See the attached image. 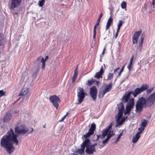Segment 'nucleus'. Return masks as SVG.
<instances>
[{
  "label": "nucleus",
  "instance_id": "1",
  "mask_svg": "<svg viewBox=\"0 0 155 155\" xmlns=\"http://www.w3.org/2000/svg\"><path fill=\"white\" fill-rule=\"evenodd\" d=\"M17 135L15 134L13 130L11 129L7 134L4 135L1 139V146L5 149L8 153L11 154L15 150L13 144L16 146L19 145L17 139Z\"/></svg>",
  "mask_w": 155,
  "mask_h": 155
},
{
  "label": "nucleus",
  "instance_id": "2",
  "mask_svg": "<svg viewBox=\"0 0 155 155\" xmlns=\"http://www.w3.org/2000/svg\"><path fill=\"white\" fill-rule=\"evenodd\" d=\"M155 102V92L150 94L147 98L143 97L139 98L136 104V111L140 112L143 108L150 107Z\"/></svg>",
  "mask_w": 155,
  "mask_h": 155
},
{
  "label": "nucleus",
  "instance_id": "3",
  "mask_svg": "<svg viewBox=\"0 0 155 155\" xmlns=\"http://www.w3.org/2000/svg\"><path fill=\"white\" fill-rule=\"evenodd\" d=\"M148 87V86L147 84H143L140 87L136 88L134 91H130L127 93H126L124 95L122 99L123 102L124 103H127L131 94H133L134 97H136L140 93L147 90Z\"/></svg>",
  "mask_w": 155,
  "mask_h": 155
},
{
  "label": "nucleus",
  "instance_id": "4",
  "mask_svg": "<svg viewBox=\"0 0 155 155\" xmlns=\"http://www.w3.org/2000/svg\"><path fill=\"white\" fill-rule=\"evenodd\" d=\"M15 133L19 135L25 134L28 131L27 128L20 124L15 127Z\"/></svg>",
  "mask_w": 155,
  "mask_h": 155
},
{
  "label": "nucleus",
  "instance_id": "5",
  "mask_svg": "<svg viewBox=\"0 0 155 155\" xmlns=\"http://www.w3.org/2000/svg\"><path fill=\"white\" fill-rule=\"evenodd\" d=\"M86 95V94L84 92V90L82 88L79 87L78 88L77 96L79 104H81L83 101Z\"/></svg>",
  "mask_w": 155,
  "mask_h": 155
},
{
  "label": "nucleus",
  "instance_id": "6",
  "mask_svg": "<svg viewBox=\"0 0 155 155\" xmlns=\"http://www.w3.org/2000/svg\"><path fill=\"white\" fill-rule=\"evenodd\" d=\"M50 101L52 103L54 107L57 109L59 106L58 103L60 101V98L56 95L51 96L50 97Z\"/></svg>",
  "mask_w": 155,
  "mask_h": 155
},
{
  "label": "nucleus",
  "instance_id": "7",
  "mask_svg": "<svg viewBox=\"0 0 155 155\" xmlns=\"http://www.w3.org/2000/svg\"><path fill=\"white\" fill-rule=\"evenodd\" d=\"M90 140L88 139H86L81 144V148L78 149V152L79 154H84L85 147L86 146L90 145Z\"/></svg>",
  "mask_w": 155,
  "mask_h": 155
},
{
  "label": "nucleus",
  "instance_id": "8",
  "mask_svg": "<svg viewBox=\"0 0 155 155\" xmlns=\"http://www.w3.org/2000/svg\"><path fill=\"white\" fill-rule=\"evenodd\" d=\"M97 93V91L96 87L94 86L90 88V94L91 97L94 100L96 99V96Z\"/></svg>",
  "mask_w": 155,
  "mask_h": 155
},
{
  "label": "nucleus",
  "instance_id": "9",
  "mask_svg": "<svg viewBox=\"0 0 155 155\" xmlns=\"http://www.w3.org/2000/svg\"><path fill=\"white\" fill-rule=\"evenodd\" d=\"M142 33V31L140 30L138 31H136L134 34V35L132 38L133 44H137L138 41L139 36Z\"/></svg>",
  "mask_w": 155,
  "mask_h": 155
},
{
  "label": "nucleus",
  "instance_id": "10",
  "mask_svg": "<svg viewBox=\"0 0 155 155\" xmlns=\"http://www.w3.org/2000/svg\"><path fill=\"white\" fill-rule=\"evenodd\" d=\"M112 123H111L110 124L109 126L106 129L103 130L102 132V135L101 138L104 137L108 134V133L110 131H111V130L112 127Z\"/></svg>",
  "mask_w": 155,
  "mask_h": 155
},
{
  "label": "nucleus",
  "instance_id": "11",
  "mask_svg": "<svg viewBox=\"0 0 155 155\" xmlns=\"http://www.w3.org/2000/svg\"><path fill=\"white\" fill-rule=\"evenodd\" d=\"M134 105V99L131 98L129 100V102L127 104L126 109L131 111Z\"/></svg>",
  "mask_w": 155,
  "mask_h": 155
},
{
  "label": "nucleus",
  "instance_id": "12",
  "mask_svg": "<svg viewBox=\"0 0 155 155\" xmlns=\"http://www.w3.org/2000/svg\"><path fill=\"white\" fill-rule=\"evenodd\" d=\"M12 5L11 8L12 9H14L15 8L20 4L21 0H12Z\"/></svg>",
  "mask_w": 155,
  "mask_h": 155
},
{
  "label": "nucleus",
  "instance_id": "13",
  "mask_svg": "<svg viewBox=\"0 0 155 155\" xmlns=\"http://www.w3.org/2000/svg\"><path fill=\"white\" fill-rule=\"evenodd\" d=\"M86 147L85 152L87 154H93L94 152H96L95 148H94L91 145H88Z\"/></svg>",
  "mask_w": 155,
  "mask_h": 155
},
{
  "label": "nucleus",
  "instance_id": "14",
  "mask_svg": "<svg viewBox=\"0 0 155 155\" xmlns=\"http://www.w3.org/2000/svg\"><path fill=\"white\" fill-rule=\"evenodd\" d=\"M104 72V71L103 70V66H101L100 71L96 73L94 76V77L97 79H99L101 77H102Z\"/></svg>",
  "mask_w": 155,
  "mask_h": 155
},
{
  "label": "nucleus",
  "instance_id": "15",
  "mask_svg": "<svg viewBox=\"0 0 155 155\" xmlns=\"http://www.w3.org/2000/svg\"><path fill=\"white\" fill-rule=\"evenodd\" d=\"M29 91L28 88L27 87H24L21 90L20 94L24 96L26 98H27L28 97V94Z\"/></svg>",
  "mask_w": 155,
  "mask_h": 155
},
{
  "label": "nucleus",
  "instance_id": "16",
  "mask_svg": "<svg viewBox=\"0 0 155 155\" xmlns=\"http://www.w3.org/2000/svg\"><path fill=\"white\" fill-rule=\"evenodd\" d=\"M114 135V134L113 133V130L109 132L106 138L103 141V143L104 145V146L107 144L109 140Z\"/></svg>",
  "mask_w": 155,
  "mask_h": 155
},
{
  "label": "nucleus",
  "instance_id": "17",
  "mask_svg": "<svg viewBox=\"0 0 155 155\" xmlns=\"http://www.w3.org/2000/svg\"><path fill=\"white\" fill-rule=\"evenodd\" d=\"M12 117V114L9 112H7L5 115L4 117V121L5 122H8L10 119Z\"/></svg>",
  "mask_w": 155,
  "mask_h": 155
},
{
  "label": "nucleus",
  "instance_id": "18",
  "mask_svg": "<svg viewBox=\"0 0 155 155\" xmlns=\"http://www.w3.org/2000/svg\"><path fill=\"white\" fill-rule=\"evenodd\" d=\"M112 87V83H110L106 86L103 90H102L104 92V94H106L109 92L111 89Z\"/></svg>",
  "mask_w": 155,
  "mask_h": 155
},
{
  "label": "nucleus",
  "instance_id": "19",
  "mask_svg": "<svg viewBox=\"0 0 155 155\" xmlns=\"http://www.w3.org/2000/svg\"><path fill=\"white\" fill-rule=\"evenodd\" d=\"M113 21V18L111 16L108 19V21L107 23L106 26V30H108L111 26V24Z\"/></svg>",
  "mask_w": 155,
  "mask_h": 155
},
{
  "label": "nucleus",
  "instance_id": "20",
  "mask_svg": "<svg viewBox=\"0 0 155 155\" xmlns=\"http://www.w3.org/2000/svg\"><path fill=\"white\" fill-rule=\"evenodd\" d=\"M48 56H46L45 58L43 57H42L41 62H42V69L44 68L45 65V61L48 60Z\"/></svg>",
  "mask_w": 155,
  "mask_h": 155
},
{
  "label": "nucleus",
  "instance_id": "21",
  "mask_svg": "<svg viewBox=\"0 0 155 155\" xmlns=\"http://www.w3.org/2000/svg\"><path fill=\"white\" fill-rule=\"evenodd\" d=\"M145 34L144 33H143L141 35L140 41L139 42V45L138 46V48H142L143 43V41L144 38H145Z\"/></svg>",
  "mask_w": 155,
  "mask_h": 155
},
{
  "label": "nucleus",
  "instance_id": "22",
  "mask_svg": "<svg viewBox=\"0 0 155 155\" xmlns=\"http://www.w3.org/2000/svg\"><path fill=\"white\" fill-rule=\"evenodd\" d=\"M78 66L74 70V76L72 78V82L73 83L74 82L77 77V74L78 73Z\"/></svg>",
  "mask_w": 155,
  "mask_h": 155
},
{
  "label": "nucleus",
  "instance_id": "23",
  "mask_svg": "<svg viewBox=\"0 0 155 155\" xmlns=\"http://www.w3.org/2000/svg\"><path fill=\"white\" fill-rule=\"evenodd\" d=\"M140 137V134L139 133H137L135 136L132 139V142L134 143H136Z\"/></svg>",
  "mask_w": 155,
  "mask_h": 155
},
{
  "label": "nucleus",
  "instance_id": "24",
  "mask_svg": "<svg viewBox=\"0 0 155 155\" xmlns=\"http://www.w3.org/2000/svg\"><path fill=\"white\" fill-rule=\"evenodd\" d=\"M134 57V55H132V56L131 57V59H130V64H129L127 66V68H128L129 71L130 72L131 71V65L132 64V62L133 60Z\"/></svg>",
  "mask_w": 155,
  "mask_h": 155
},
{
  "label": "nucleus",
  "instance_id": "25",
  "mask_svg": "<svg viewBox=\"0 0 155 155\" xmlns=\"http://www.w3.org/2000/svg\"><path fill=\"white\" fill-rule=\"evenodd\" d=\"M94 133L92 131L88 130V132L86 133L83 136L84 138H86L87 137H90L91 135H93Z\"/></svg>",
  "mask_w": 155,
  "mask_h": 155
},
{
  "label": "nucleus",
  "instance_id": "26",
  "mask_svg": "<svg viewBox=\"0 0 155 155\" xmlns=\"http://www.w3.org/2000/svg\"><path fill=\"white\" fill-rule=\"evenodd\" d=\"M147 123V121L145 119H143L142 120L140 125L143 127H145Z\"/></svg>",
  "mask_w": 155,
  "mask_h": 155
},
{
  "label": "nucleus",
  "instance_id": "27",
  "mask_svg": "<svg viewBox=\"0 0 155 155\" xmlns=\"http://www.w3.org/2000/svg\"><path fill=\"white\" fill-rule=\"evenodd\" d=\"M96 128V125L94 123H93L91 124V126L89 130L90 131H92L94 133V131Z\"/></svg>",
  "mask_w": 155,
  "mask_h": 155
},
{
  "label": "nucleus",
  "instance_id": "28",
  "mask_svg": "<svg viewBox=\"0 0 155 155\" xmlns=\"http://www.w3.org/2000/svg\"><path fill=\"white\" fill-rule=\"evenodd\" d=\"M124 111L119 110L117 115V120H119L122 117Z\"/></svg>",
  "mask_w": 155,
  "mask_h": 155
},
{
  "label": "nucleus",
  "instance_id": "29",
  "mask_svg": "<svg viewBox=\"0 0 155 155\" xmlns=\"http://www.w3.org/2000/svg\"><path fill=\"white\" fill-rule=\"evenodd\" d=\"M118 107V110H120L124 111V105L122 102H121L119 104L117 105Z\"/></svg>",
  "mask_w": 155,
  "mask_h": 155
},
{
  "label": "nucleus",
  "instance_id": "30",
  "mask_svg": "<svg viewBox=\"0 0 155 155\" xmlns=\"http://www.w3.org/2000/svg\"><path fill=\"white\" fill-rule=\"evenodd\" d=\"M95 81H96L97 84L99 83V81H96V80H94L93 79H92L91 80H89L88 81L87 85H88L90 86L92 84L93 82H94Z\"/></svg>",
  "mask_w": 155,
  "mask_h": 155
},
{
  "label": "nucleus",
  "instance_id": "31",
  "mask_svg": "<svg viewBox=\"0 0 155 155\" xmlns=\"http://www.w3.org/2000/svg\"><path fill=\"white\" fill-rule=\"evenodd\" d=\"M105 94L104 93V91L102 90H100L98 94L99 97L100 98H102Z\"/></svg>",
  "mask_w": 155,
  "mask_h": 155
},
{
  "label": "nucleus",
  "instance_id": "32",
  "mask_svg": "<svg viewBox=\"0 0 155 155\" xmlns=\"http://www.w3.org/2000/svg\"><path fill=\"white\" fill-rule=\"evenodd\" d=\"M113 74L112 73H109L107 76V80H110L112 79V78L113 77Z\"/></svg>",
  "mask_w": 155,
  "mask_h": 155
},
{
  "label": "nucleus",
  "instance_id": "33",
  "mask_svg": "<svg viewBox=\"0 0 155 155\" xmlns=\"http://www.w3.org/2000/svg\"><path fill=\"white\" fill-rule=\"evenodd\" d=\"M45 2V0H41L38 2V5L40 7H42Z\"/></svg>",
  "mask_w": 155,
  "mask_h": 155
},
{
  "label": "nucleus",
  "instance_id": "34",
  "mask_svg": "<svg viewBox=\"0 0 155 155\" xmlns=\"http://www.w3.org/2000/svg\"><path fill=\"white\" fill-rule=\"evenodd\" d=\"M144 130V127H139L138 129V130L139 132L137 133H139V134L140 135V134Z\"/></svg>",
  "mask_w": 155,
  "mask_h": 155
},
{
  "label": "nucleus",
  "instance_id": "35",
  "mask_svg": "<svg viewBox=\"0 0 155 155\" xmlns=\"http://www.w3.org/2000/svg\"><path fill=\"white\" fill-rule=\"evenodd\" d=\"M121 8H126V3L125 2H123L121 4Z\"/></svg>",
  "mask_w": 155,
  "mask_h": 155
},
{
  "label": "nucleus",
  "instance_id": "36",
  "mask_svg": "<svg viewBox=\"0 0 155 155\" xmlns=\"http://www.w3.org/2000/svg\"><path fill=\"white\" fill-rule=\"evenodd\" d=\"M4 39L3 38L2 35H0V45H2L4 41Z\"/></svg>",
  "mask_w": 155,
  "mask_h": 155
},
{
  "label": "nucleus",
  "instance_id": "37",
  "mask_svg": "<svg viewBox=\"0 0 155 155\" xmlns=\"http://www.w3.org/2000/svg\"><path fill=\"white\" fill-rule=\"evenodd\" d=\"M153 89L154 87H153L147 90L146 91V93L148 94H149L151 92Z\"/></svg>",
  "mask_w": 155,
  "mask_h": 155
},
{
  "label": "nucleus",
  "instance_id": "38",
  "mask_svg": "<svg viewBox=\"0 0 155 155\" xmlns=\"http://www.w3.org/2000/svg\"><path fill=\"white\" fill-rule=\"evenodd\" d=\"M68 112H67L66 114L62 118L59 120V121L60 122H63L64 119L66 117V116L68 115Z\"/></svg>",
  "mask_w": 155,
  "mask_h": 155
},
{
  "label": "nucleus",
  "instance_id": "39",
  "mask_svg": "<svg viewBox=\"0 0 155 155\" xmlns=\"http://www.w3.org/2000/svg\"><path fill=\"white\" fill-rule=\"evenodd\" d=\"M122 132H121L120 133V134L118 135L116 140L115 141V143H116L120 139L121 137L122 136Z\"/></svg>",
  "mask_w": 155,
  "mask_h": 155
},
{
  "label": "nucleus",
  "instance_id": "40",
  "mask_svg": "<svg viewBox=\"0 0 155 155\" xmlns=\"http://www.w3.org/2000/svg\"><path fill=\"white\" fill-rule=\"evenodd\" d=\"M122 24L123 23L122 21L121 20H120L119 21V23L118 24V26L120 27H121L122 25Z\"/></svg>",
  "mask_w": 155,
  "mask_h": 155
},
{
  "label": "nucleus",
  "instance_id": "41",
  "mask_svg": "<svg viewBox=\"0 0 155 155\" xmlns=\"http://www.w3.org/2000/svg\"><path fill=\"white\" fill-rule=\"evenodd\" d=\"M130 111L126 109V110L125 111L124 114L126 115L127 114H129L130 113Z\"/></svg>",
  "mask_w": 155,
  "mask_h": 155
},
{
  "label": "nucleus",
  "instance_id": "42",
  "mask_svg": "<svg viewBox=\"0 0 155 155\" xmlns=\"http://www.w3.org/2000/svg\"><path fill=\"white\" fill-rule=\"evenodd\" d=\"M152 5L153 8H154V10L155 11V0H153Z\"/></svg>",
  "mask_w": 155,
  "mask_h": 155
},
{
  "label": "nucleus",
  "instance_id": "43",
  "mask_svg": "<svg viewBox=\"0 0 155 155\" xmlns=\"http://www.w3.org/2000/svg\"><path fill=\"white\" fill-rule=\"evenodd\" d=\"M4 94V92L3 90L0 91V97H1Z\"/></svg>",
  "mask_w": 155,
  "mask_h": 155
},
{
  "label": "nucleus",
  "instance_id": "44",
  "mask_svg": "<svg viewBox=\"0 0 155 155\" xmlns=\"http://www.w3.org/2000/svg\"><path fill=\"white\" fill-rule=\"evenodd\" d=\"M41 58H42V57H38L37 58V61L38 62H41Z\"/></svg>",
  "mask_w": 155,
  "mask_h": 155
},
{
  "label": "nucleus",
  "instance_id": "45",
  "mask_svg": "<svg viewBox=\"0 0 155 155\" xmlns=\"http://www.w3.org/2000/svg\"><path fill=\"white\" fill-rule=\"evenodd\" d=\"M124 122V120H123L121 119V120L119 122L118 124L119 125H121Z\"/></svg>",
  "mask_w": 155,
  "mask_h": 155
},
{
  "label": "nucleus",
  "instance_id": "46",
  "mask_svg": "<svg viewBox=\"0 0 155 155\" xmlns=\"http://www.w3.org/2000/svg\"><path fill=\"white\" fill-rule=\"evenodd\" d=\"M97 143H94L91 145V146L92 147H93L94 148H95V147L97 145Z\"/></svg>",
  "mask_w": 155,
  "mask_h": 155
},
{
  "label": "nucleus",
  "instance_id": "47",
  "mask_svg": "<svg viewBox=\"0 0 155 155\" xmlns=\"http://www.w3.org/2000/svg\"><path fill=\"white\" fill-rule=\"evenodd\" d=\"M120 69V68L118 67L116 68L115 69L114 71V73H116L117 71Z\"/></svg>",
  "mask_w": 155,
  "mask_h": 155
},
{
  "label": "nucleus",
  "instance_id": "48",
  "mask_svg": "<svg viewBox=\"0 0 155 155\" xmlns=\"http://www.w3.org/2000/svg\"><path fill=\"white\" fill-rule=\"evenodd\" d=\"M96 35V32H93V37L94 39H95V38Z\"/></svg>",
  "mask_w": 155,
  "mask_h": 155
},
{
  "label": "nucleus",
  "instance_id": "49",
  "mask_svg": "<svg viewBox=\"0 0 155 155\" xmlns=\"http://www.w3.org/2000/svg\"><path fill=\"white\" fill-rule=\"evenodd\" d=\"M97 26L95 25L94 26V28L93 32H96V28H97Z\"/></svg>",
  "mask_w": 155,
  "mask_h": 155
},
{
  "label": "nucleus",
  "instance_id": "50",
  "mask_svg": "<svg viewBox=\"0 0 155 155\" xmlns=\"http://www.w3.org/2000/svg\"><path fill=\"white\" fill-rule=\"evenodd\" d=\"M105 49H104L103 51L102 52V53L100 55L101 57L102 56H103L104 55V51H105Z\"/></svg>",
  "mask_w": 155,
  "mask_h": 155
},
{
  "label": "nucleus",
  "instance_id": "51",
  "mask_svg": "<svg viewBox=\"0 0 155 155\" xmlns=\"http://www.w3.org/2000/svg\"><path fill=\"white\" fill-rule=\"evenodd\" d=\"M97 140H98L99 138H101L102 137V136L98 135H97Z\"/></svg>",
  "mask_w": 155,
  "mask_h": 155
},
{
  "label": "nucleus",
  "instance_id": "52",
  "mask_svg": "<svg viewBox=\"0 0 155 155\" xmlns=\"http://www.w3.org/2000/svg\"><path fill=\"white\" fill-rule=\"evenodd\" d=\"M120 28H121V27H119V26H118V28H117V32H119Z\"/></svg>",
  "mask_w": 155,
  "mask_h": 155
},
{
  "label": "nucleus",
  "instance_id": "53",
  "mask_svg": "<svg viewBox=\"0 0 155 155\" xmlns=\"http://www.w3.org/2000/svg\"><path fill=\"white\" fill-rule=\"evenodd\" d=\"M102 16L103 14L102 13H101L100 15V16L99 18H101L102 17Z\"/></svg>",
  "mask_w": 155,
  "mask_h": 155
},
{
  "label": "nucleus",
  "instance_id": "54",
  "mask_svg": "<svg viewBox=\"0 0 155 155\" xmlns=\"http://www.w3.org/2000/svg\"><path fill=\"white\" fill-rule=\"evenodd\" d=\"M118 32H117L115 34V38H117V36H118Z\"/></svg>",
  "mask_w": 155,
  "mask_h": 155
},
{
  "label": "nucleus",
  "instance_id": "55",
  "mask_svg": "<svg viewBox=\"0 0 155 155\" xmlns=\"http://www.w3.org/2000/svg\"><path fill=\"white\" fill-rule=\"evenodd\" d=\"M124 66L123 67H122V68H121V70H120V71H121V72H123V71L124 70Z\"/></svg>",
  "mask_w": 155,
  "mask_h": 155
},
{
  "label": "nucleus",
  "instance_id": "56",
  "mask_svg": "<svg viewBox=\"0 0 155 155\" xmlns=\"http://www.w3.org/2000/svg\"><path fill=\"white\" fill-rule=\"evenodd\" d=\"M122 72H121V71H120V72H119V74H118V75L117 76L119 77H120V75H121V74L122 73Z\"/></svg>",
  "mask_w": 155,
  "mask_h": 155
},
{
  "label": "nucleus",
  "instance_id": "57",
  "mask_svg": "<svg viewBox=\"0 0 155 155\" xmlns=\"http://www.w3.org/2000/svg\"><path fill=\"white\" fill-rule=\"evenodd\" d=\"M99 23L98 22H97V23H96L95 25L97 26H99Z\"/></svg>",
  "mask_w": 155,
  "mask_h": 155
},
{
  "label": "nucleus",
  "instance_id": "58",
  "mask_svg": "<svg viewBox=\"0 0 155 155\" xmlns=\"http://www.w3.org/2000/svg\"><path fill=\"white\" fill-rule=\"evenodd\" d=\"M33 130H34L33 129V128H32L31 129V130L28 133L29 134V133H31L33 131Z\"/></svg>",
  "mask_w": 155,
  "mask_h": 155
},
{
  "label": "nucleus",
  "instance_id": "59",
  "mask_svg": "<svg viewBox=\"0 0 155 155\" xmlns=\"http://www.w3.org/2000/svg\"><path fill=\"white\" fill-rule=\"evenodd\" d=\"M101 18H98V20H97V22H98L99 23V22H100V20H101Z\"/></svg>",
  "mask_w": 155,
  "mask_h": 155
},
{
  "label": "nucleus",
  "instance_id": "60",
  "mask_svg": "<svg viewBox=\"0 0 155 155\" xmlns=\"http://www.w3.org/2000/svg\"><path fill=\"white\" fill-rule=\"evenodd\" d=\"M123 118L126 119L127 118V116H124L123 117Z\"/></svg>",
  "mask_w": 155,
  "mask_h": 155
},
{
  "label": "nucleus",
  "instance_id": "61",
  "mask_svg": "<svg viewBox=\"0 0 155 155\" xmlns=\"http://www.w3.org/2000/svg\"><path fill=\"white\" fill-rule=\"evenodd\" d=\"M122 119L123 120H124V121L125 120H126L124 118H123L122 117Z\"/></svg>",
  "mask_w": 155,
  "mask_h": 155
},
{
  "label": "nucleus",
  "instance_id": "62",
  "mask_svg": "<svg viewBox=\"0 0 155 155\" xmlns=\"http://www.w3.org/2000/svg\"><path fill=\"white\" fill-rule=\"evenodd\" d=\"M101 61V58L100 59V61Z\"/></svg>",
  "mask_w": 155,
  "mask_h": 155
},
{
  "label": "nucleus",
  "instance_id": "63",
  "mask_svg": "<svg viewBox=\"0 0 155 155\" xmlns=\"http://www.w3.org/2000/svg\"><path fill=\"white\" fill-rule=\"evenodd\" d=\"M73 155H75V154H73Z\"/></svg>",
  "mask_w": 155,
  "mask_h": 155
}]
</instances>
